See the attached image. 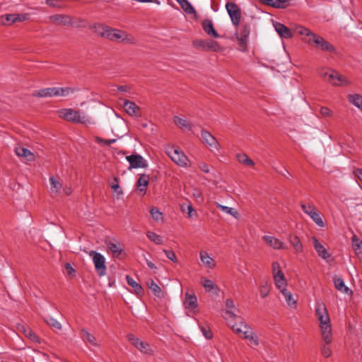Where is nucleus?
Here are the masks:
<instances>
[{
  "mask_svg": "<svg viewBox=\"0 0 362 362\" xmlns=\"http://www.w3.org/2000/svg\"><path fill=\"white\" fill-rule=\"evenodd\" d=\"M93 33L103 38L118 42L134 43V38L126 32L103 25L95 24L92 28Z\"/></svg>",
  "mask_w": 362,
  "mask_h": 362,
  "instance_id": "f257e3e1",
  "label": "nucleus"
},
{
  "mask_svg": "<svg viewBox=\"0 0 362 362\" xmlns=\"http://www.w3.org/2000/svg\"><path fill=\"white\" fill-rule=\"evenodd\" d=\"M297 32L299 35L304 36L303 40L308 45L322 52H336V49L334 45L320 35L312 32L308 28L300 26L297 28Z\"/></svg>",
  "mask_w": 362,
  "mask_h": 362,
  "instance_id": "f03ea898",
  "label": "nucleus"
},
{
  "mask_svg": "<svg viewBox=\"0 0 362 362\" xmlns=\"http://www.w3.org/2000/svg\"><path fill=\"white\" fill-rule=\"evenodd\" d=\"M59 116L66 121L74 123L86 124L89 122V119L83 114L71 108L62 109L59 111Z\"/></svg>",
  "mask_w": 362,
  "mask_h": 362,
  "instance_id": "7ed1b4c3",
  "label": "nucleus"
},
{
  "mask_svg": "<svg viewBox=\"0 0 362 362\" xmlns=\"http://www.w3.org/2000/svg\"><path fill=\"white\" fill-rule=\"evenodd\" d=\"M317 320L320 323V328L323 341L327 344H331L332 341V336L329 314L321 315L317 318Z\"/></svg>",
  "mask_w": 362,
  "mask_h": 362,
  "instance_id": "20e7f679",
  "label": "nucleus"
},
{
  "mask_svg": "<svg viewBox=\"0 0 362 362\" xmlns=\"http://www.w3.org/2000/svg\"><path fill=\"white\" fill-rule=\"evenodd\" d=\"M226 322L227 324L231 327L232 329L243 339H247L254 332L247 324L241 320V319L235 323H233L226 318Z\"/></svg>",
  "mask_w": 362,
  "mask_h": 362,
  "instance_id": "39448f33",
  "label": "nucleus"
},
{
  "mask_svg": "<svg viewBox=\"0 0 362 362\" xmlns=\"http://www.w3.org/2000/svg\"><path fill=\"white\" fill-rule=\"evenodd\" d=\"M192 45L195 48L204 51L218 52L221 50V46L218 42L212 40L197 39L192 42Z\"/></svg>",
  "mask_w": 362,
  "mask_h": 362,
  "instance_id": "423d86ee",
  "label": "nucleus"
},
{
  "mask_svg": "<svg viewBox=\"0 0 362 362\" xmlns=\"http://www.w3.org/2000/svg\"><path fill=\"white\" fill-rule=\"evenodd\" d=\"M89 255L93 257V262L98 276H105L106 274L107 267L105 265V259L104 256L94 250H91L89 252Z\"/></svg>",
  "mask_w": 362,
  "mask_h": 362,
  "instance_id": "0eeeda50",
  "label": "nucleus"
},
{
  "mask_svg": "<svg viewBox=\"0 0 362 362\" xmlns=\"http://www.w3.org/2000/svg\"><path fill=\"white\" fill-rule=\"evenodd\" d=\"M166 153L172 160L180 166L185 167L187 165L188 159L187 156L179 148L168 147Z\"/></svg>",
  "mask_w": 362,
  "mask_h": 362,
  "instance_id": "6e6552de",
  "label": "nucleus"
},
{
  "mask_svg": "<svg viewBox=\"0 0 362 362\" xmlns=\"http://www.w3.org/2000/svg\"><path fill=\"white\" fill-rule=\"evenodd\" d=\"M250 33V26L247 23H243L239 33L237 34L239 49L242 52L247 50V38Z\"/></svg>",
  "mask_w": 362,
  "mask_h": 362,
  "instance_id": "1a4fd4ad",
  "label": "nucleus"
},
{
  "mask_svg": "<svg viewBox=\"0 0 362 362\" xmlns=\"http://www.w3.org/2000/svg\"><path fill=\"white\" fill-rule=\"evenodd\" d=\"M300 207L303 212L308 215L310 218L320 227H324L325 223L322 221L320 213L318 211L315 209V207L313 205H305L303 203L300 204Z\"/></svg>",
  "mask_w": 362,
  "mask_h": 362,
  "instance_id": "9d476101",
  "label": "nucleus"
},
{
  "mask_svg": "<svg viewBox=\"0 0 362 362\" xmlns=\"http://www.w3.org/2000/svg\"><path fill=\"white\" fill-rule=\"evenodd\" d=\"M226 8L230 16L233 25L237 27L240 24L241 18V11L240 8L235 3L228 2L226 5Z\"/></svg>",
  "mask_w": 362,
  "mask_h": 362,
  "instance_id": "9b49d317",
  "label": "nucleus"
},
{
  "mask_svg": "<svg viewBox=\"0 0 362 362\" xmlns=\"http://www.w3.org/2000/svg\"><path fill=\"white\" fill-rule=\"evenodd\" d=\"M327 81L332 84L333 86H348L350 84V81L346 77L340 74L339 72L334 70H330V74H328Z\"/></svg>",
  "mask_w": 362,
  "mask_h": 362,
  "instance_id": "f8f14e48",
  "label": "nucleus"
},
{
  "mask_svg": "<svg viewBox=\"0 0 362 362\" xmlns=\"http://www.w3.org/2000/svg\"><path fill=\"white\" fill-rule=\"evenodd\" d=\"M202 141L206 144L211 151H218L220 144L217 139L208 131L202 129L201 132Z\"/></svg>",
  "mask_w": 362,
  "mask_h": 362,
  "instance_id": "ddd939ff",
  "label": "nucleus"
},
{
  "mask_svg": "<svg viewBox=\"0 0 362 362\" xmlns=\"http://www.w3.org/2000/svg\"><path fill=\"white\" fill-rule=\"evenodd\" d=\"M127 337L130 343L141 352L147 354H152V349L148 343L141 341L139 338L134 337L133 334H129Z\"/></svg>",
  "mask_w": 362,
  "mask_h": 362,
  "instance_id": "4468645a",
  "label": "nucleus"
},
{
  "mask_svg": "<svg viewBox=\"0 0 362 362\" xmlns=\"http://www.w3.org/2000/svg\"><path fill=\"white\" fill-rule=\"evenodd\" d=\"M226 306V314L228 317H225V319L228 318L230 322L235 323L240 320L241 317L236 315L235 310H237L233 300L230 298H227L225 301Z\"/></svg>",
  "mask_w": 362,
  "mask_h": 362,
  "instance_id": "2eb2a0df",
  "label": "nucleus"
},
{
  "mask_svg": "<svg viewBox=\"0 0 362 362\" xmlns=\"http://www.w3.org/2000/svg\"><path fill=\"white\" fill-rule=\"evenodd\" d=\"M126 159L129 163V169L131 168H146L147 163L144 160V158L139 154H133L130 156H127Z\"/></svg>",
  "mask_w": 362,
  "mask_h": 362,
  "instance_id": "dca6fc26",
  "label": "nucleus"
},
{
  "mask_svg": "<svg viewBox=\"0 0 362 362\" xmlns=\"http://www.w3.org/2000/svg\"><path fill=\"white\" fill-rule=\"evenodd\" d=\"M123 107L128 115L130 116L139 117L141 116V109L134 103L125 100L124 101Z\"/></svg>",
  "mask_w": 362,
  "mask_h": 362,
  "instance_id": "f3484780",
  "label": "nucleus"
},
{
  "mask_svg": "<svg viewBox=\"0 0 362 362\" xmlns=\"http://www.w3.org/2000/svg\"><path fill=\"white\" fill-rule=\"evenodd\" d=\"M202 26L204 32L209 36L214 38L220 37V35L215 30L214 24L211 20L204 19L202 23Z\"/></svg>",
  "mask_w": 362,
  "mask_h": 362,
  "instance_id": "a211bd4d",
  "label": "nucleus"
},
{
  "mask_svg": "<svg viewBox=\"0 0 362 362\" xmlns=\"http://www.w3.org/2000/svg\"><path fill=\"white\" fill-rule=\"evenodd\" d=\"M264 241L273 249L274 250H280V249H286L287 246L281 242L280 240L270 235H264L263 237Z\"/></svg>",
  "mask_w": 362,
  "mask_h": 362,
  "instance_id": "6ab92c4d",
  "label": "nucleus"
},
{
  "mask_svg": "<svg viewBox=\"0 0 362 362\" xmlns=\"http://www.w3.org/2000/svg\"><path fill=\"white\" fill-rule=\"evenodd\" d=\"M184 305L186 309L194 310L198 306L197 298L195 294L192 293L186 292L185 299L184 300Z\"/></svg>",
  "mask_w": 362,
  "mask_h": 362,
  "instance_id": "aec40b11",
  "label": "nucleus"
},
{
  "mask_svg": "<svg viewBox=\"0 0 362 362\" xmlns=\"http://www.w3.org/2000/svg\"><path fill=\"white\" fill-rule=\"evenodd\" d=\"M313 243L315 251L317 255L324 259L330 257L329 253L326 248L318 241L315 237L312 238Z\"/></svg>",
  "mask_w": 362,
  "mask_h": 362,
  "instance_id": "412c9836",
  "label": "nucleus"
},
{
  "mask_svg": "<svg viewBox=\"0 0 362 362\" xmlns=\"http://www.w3.org/2000/svg\"><path fill=\"white\" fill-rule=\"evenodd\" d=\"M49 20L52 23L59 25H66L71 24V17L65 15H53L49 17Z\"/></svg>",
  "mask_w": 362,
  "mask_h": 362,
  "instance_id": "4be33fe9",
  "label": "nucleus"
},
{
  "mask_svg": "<svg viewBox=\"0 0 362 362\" xmlns=\"http://www.w3.org/2000/svg\"><path fill=\"white\" fill-rule=\"evenodd\" d=\"M21 14L8 13L1 17V23L3 25H8L21 21Z\"/></svg>",
  "mask_w": 362,
  "mask_h": 362,
  "instance_id": "5701e85b",
  "label": "nucleus"
},
{
  "mask_svg": "<svg viewBox=\"0 0 362 362\" xmlns=\"http://www.w3.org/2000/svg\"><path fill=\"white\" fill-rule=\"evenodd\" d=\"M57 87L42 88L35 93L33 95L39 98L56 97Z\"/></svg>",
  "mask_w": 362,
  "mask_h": 362,
  "instance_id": "b1692460",
  "label": "nucleus"
},
{
  "mask_svg": "<svg viewBox=\"0 0 362 362\" xmlns=\"http://www.w3.org/2000/svg\"><path fill=\"white\" fill-rule=\"evenodd\" d=\"M274 28L281 37L288 39L292 37L293 35L291 30L281 23H276Z\"/></svg>",
  "mask_w": 362,
  "mask_h": 362,
  "instance_id": "393cba45",
  "label": "nucleus"
},
{
  "mask_svg": "<svg viewBox=\"0 0 362 362\" xmlns=\"http://www.w3.org/2000/svg\"><path fill=\"white\" fill-rule=\"evenodd\" d=\"M146 285L155 296L158 298H163L165 296L161 288L153 279L148 280Z\"/></svg>",
  "mask_w": 362,
  "mask_h": 362,
  "instance_id": "a878e982",
  "label": "nucleus"
},
{
  "mask_svg": "<svg viewBox=\"0 0 362 362\" xmlns=\"http://www.w3.org/2000/svg\"><path fill=\"white\" fill-rule=\"evenodd\" d=\"M201 283L206 292H214L218 294L219 288L211 280L202 277L201 279Z\"/></svg>",
  "mask_w": 362,
  "mask_h": 362,
  "instance_id": "bb28decb",
  "label": "nucleus"
},
{
  "mask_svg": "<svg viewBox=\"0 0 362 362\" xmlns=\"http://www.w3.org/2000/svg\"><path fill=\"white\" fill-rule=\"evenodd\" d=\"M263 4L274 7L284 8L288 6L289 0H259Z\"/></svg>",
  "mask_w": 362,
  "mask_h": 362,
  "instance_id": "cd10ccee",
  "label": "nucleus"
},
{
  "mask_svg": "<svg viewBox=\"0 0 362 362\" xmlns=\"http://www.w3.org/2000/svg\"><path fill=\"white\" fill-rule=\"evenodd\" d=\"M288 241L294 248L296 252L299 253L303 252V246L298 236L290 234Z\"/></svg>",
  "mask_w": 362,
  "mask_h": 362,
  "instance_id": "c85d7f7f",
  "label": "nucleus"
},
{
  "mask_svg": "<svg viewBox=\"0 0 362 362\" xmlns=\"http://www.w3.org/2000/svg\"><path fill=\"white\" fill-rule=\"evenodd\" d=\"M334 286L335 288L342 292V293H348L349 291L351 292V291L344 284V281L343 280L342 278L341 277H339V276H334Z\"/></svg>",
  "mask_w": 362,
  "mask_h": 362,
  "instance_id": "c756f323",
  "label": "nucleus"
},
{
  "mask_svg": "<svg viewBox=\"0 0 362 362\" xmlns=\"http://www.w3.org/2000/svg\"><path fill=\"white\" fill-rule=\"evenodd\" d=\"M175 124L180 129L184 130H191V124L185 119L181 118L178 116H175L173 118Z\"/></svg>",
  "mask_w": 362,
  "mask_h": 362,
  "instance_id": "7c9ffc66",
  "label": "nucleus"
},
{
  "mask_svg": "<svg viewBox=\"0 0 362 362\" xmlns=\"http://www.w3.org/2000/svg\"><path fill=\"white\" fill-rule=\"evenodd\" d=\"M24 336L26 337L30 340V343L33 344H40L41 342L40 337L30 329H24Z\"/></svg>",
  "mask_w": 362,
  "mask_h": 362,
  "instance_id": "2f4dec72",
  "label": "nucleus"
},
{
  "mask_svg": "<svg viewBox=\"0 0 362 362\" xmlns=\"http://www.w3.org/2000/svg\"><path fill=\"white\" fill-rule=\"evenodd\" d=\"M273 276L275 284L279 288H283L286 286V281L284 277V274L281 271H279L278 273H275Z\"/></svg>",
  "mask_w": 362,
  "mask_h": 362,
  "instance_id": "473e14b6",
  "label": "nucleus"
},
{
  "mask_svg": "<svg viewBox=\"0 0 362 362\" xmlns=\"http://www.w3.org/2000/svg\"><path fill=\"white\" fill-rule=\"evenodd\" d=\"M81 337L83 341H88L91 345L94 346H98L95 337L92 334L89 333L86 329H81Z\"/></svg>",
  "mask_w": 362,
  "mask_h": 362,
  "instance_id": "72a5a7b5",
  "label": "nucleus"
},
{
  "mask_svg": "<svg viewBox=\"0 0 362 362\" xmlns=\"http://www.w3.org/2000/svg\"><path fill=\"white\" fill-rule=\"evenodd\" d=\"M149 182V177L146 175H141L136 182L137 187L141 192H146V187Z\"/></svg>",
  "mask_w": 362,
  "mask_h": 362,
  "instance_id": "f704fd0d",
  "label": "nucleus"
},
{
  "mask_svg": "<svg viewBox=\"0 0 362 362\" xmlns=\"http://www.w3.org/2000/svg\"><path fill=\"white\" fill-rule=\"evenodd\" d=\"M181 8L188 14L195 13L196 11L187 0H175Z\"/></svg>",
  "mask_w": 362,
  "mask_h": 362,
  "instance_id": "c9c22d12",
  "label": "nucleus"
},
{
  "mask_svg": "<svg viewBox=\"0 0 362 362\" xmlns=\"http://www.w3.org/2000/svg\"><path fill=\"white\" fill-rule=\"evenodd\" d=\"M127 284L131 286L134 289L136 294L140 295L144 293L143 288L140 284H139L135 280H134L131 276H126Z\"/></svg>",
  "mask_w": 362,
  "mask_h": 362,
  "instance_id": "e433bc0d",
  "label": "nucleus"
},
{
  "mask_svg": "<svg viewBox=\"0 0 362 362\" xmlns=\"http://www.w3.org/2000/svg\"><path fill=\"white\" fill-rule=\"evenodd\" d=\"M348 99L351 104L359 108L361 110H362V95L359 94L349 95Z\"/></svg>",
  "mask_w": 362,
  "mask_h": 362,
  "instance_id": "4c0bfd02",
  "label": "nucleus"
},
{
  "mask_svg": "<svg viewBox=\"0 0 362 362\" xmlns=\"http://www.w3.org/2000/svg\"><path fill=\"white\" fill-rule=\"evenodd\" d=\"M351 241L354 250L357 255H360L362 251V240L356 235H354Z\"/></svg>",
  "mask_w": 362,
  "mask_h": 362,
  "instance_id": "58836bf2",
  "label": "nucleus"
},
{
  "mask_svg": "<svg viewBox=\"0 0 362 362\" xmlns=\"http://www.w3.org/2000/svg\"><path fill=\"white\" fill-rule=\"evenodd\" d=\"M45 322L52 328L56 330L62 329V325L56 319L51 316H47L44 318Z\"/></svg>",
  "mask_w": 362,
  "mask_h": 362,
  "instance_id": "ea45409f",
  "label": "nucleus"
},
{
  "mask_svg": "<svg viewBox=\"0 0 362 362\" xmlns=\"http://www.w3.org/2000/svg\"><path fill=\"white\" fill-rule=\"evenodd\" d=\"M281 292L284 296L285 300L289 306L293 307L296 305V301L293 299V295L291 293L290 291H288L285 288H283L281 289Z\"/></svg>",
  "mask_w": 362,
  "mask_h": 362,
  "instance_id": "a19ab883",
  "label": "nucleus"
},
{
  "mask_svg": "<svg viewBox=\"0 0 362 362\" xmlns=\"http://www.w3.org/2000/svg\"><path fill=\"white\" fill-rule=\"evenodd\" d=\"M107 246L115 257H118L122 252V249L117 243L108 242L107 243Z\"/></svg>",
  "mask_w": 362,
  "mask_h": 362,
  "instance_id": "79ce46f5",
  "label": "nucleus"
},
{
  "mask_svg": "<svg viewBox=\"0 0 362 362\" xmlns=\"http://www.w3.org/2000/svg\"><path fill=\"white\" fill-rule=\"evenodd\" d=\"M327 314L328 312L325 303L322 302H317L315 305V315L317 318L320 317L321 315H325Z\"/></svg>",
  "mask_w": 362,
  "mask_h": 362,
  "instance_id": "37998d69",
  "label": "nucleus"
},
{
  "mask_svg": "<svg viewBox=\"0 0 362 362\" xmlns=\"http://www.w3.org/2000/svg\"><path fill=\"white\" fill-rule=\"evenodd\" d=\"M75 92V89L71 87H64V88H60L57 87V96H69L71 94H73Z\"/></svg>",
  "mask_w": 362,
  "mask_h": 362,
  "instance_id": "c03bdc74",
  "label": "nucleus"
},
{
  "mask_svg": "<svg viewBox=\"0 0 362 362\" xmlns=\"http://www.w3.org/2000/svg\"><path fill=\"white\" fill-rule=\"evenodd\" d=\"M200 258L203 264L209 267V268H212L214 266V259L209 256L206 252H201Z\"/></svg>",
  "mask_w": 362,
  "mask_h": 362,
  "instance_id": "a18cd8bd",
  "label": "nucleus"
},
{
  "mask_svg": "<svg viewBox=\"0 0 362 362\" xmlns=\"http://www.w3.org/2000/svg\"><path fill=\"white\" fill-rule=\"evenodd\" d=\"M37 156V154L24 148V160H26V163L32 165L35 161Z\"/></svg>",
  "mask_w": 362,
  "mask_h": 362,
  "instance_id": "49530a36",
  "label": "nucleus"
},
{
  "mask_svg": "<svg viewBox=\"0 0 362 362\" xmlns=\"http://www.w3.org/2000/svg\"><path fill=\"white\" fill-rule=\"evenodd\" d=\"M147 238L156 245H162L163 244V238L160 235L156 234L152 231H147L146 233Z\"/></svg>",
  "mask_w": 362,
  "mask_h": 362,
  "instance_id": "de8ad7c7",
  "label": "nucleus"
},
{
  "mask_svg": "<svg viewBox=\"0 0 362 362\" xmlns=\"http://www.w3.org/2000/svg\"><path fill=\"white\" fill-rule=\"evenodd\" d=\"M237 159L239 163L246 165L253 166L255 165L253 160L250 158L245 153L238 154L237 156Z\"/></svg>",
  "mask_w": 362,
  "mask_h": 362,
  "instance_id": "09e8293b",
  "label": "nucleus"
},
{
  "mask_svg": "<svg viewBox=\"0 0 362 362\" xmlns=\"http://www.w3.org/2000/svg\"><path fill=\"white\" fill-rule=\"evenodd\" d=\"M49 182H50V185H51V187H50L51 192L52 193H58L62 187V184L59 181L56 180L54 177H49Z\"/></svg>",
  "mask_w": 362,
  "mask_h": 362,
  "instance_id": "8fccbe9b",
  "label": "nucleus"
},
{
  "mask_svg": "<svg viewBox=\"0 0 362 362\" xmlns=\"http://www.w3.org/2000/svg\"><path fill=\"white\" fill-rule=\"evenodd\" d=\"M216 206L220 209L223 212L230 214L231 216L237 218L238 216V211H236L233 208H230L226 206H223L221 204L217 203Z\"/></svg>",
  "mask_w": 362,
  "mask_h": 362,
  "instance_id": "3c124183",
  "label": "nucleus"
},
{
  "mask_svg": "<svg viewBox=\"0 0 362 362\" xmlns=\"http://www.w3.org/2000/svg\"><path fill=\"white\" fill-rule=\"evenodd\" d=\"M324 342L325 344L321 346V354L324 357L328 358L331 356L332 351L329 346V344H327L325 341Z\"/></svg>",
  "mask_w": 362,
  "mask_h": 362,
  "instance_id": "603ef678",
  "label": "nucleus"
},
{
  "mask_svg": "<svg viewBox=\"0 0 362 362\" xmlns=\"http://www.w3.org/2000/svg\"><path fill=\"white\" fill-rule=\"evenodd\" d=\"M150 213L153 219L155 221H159L162 218L163 214L156 207L151 208Z\"/></svg>",
  "mask_w": 362,
  "mask_h": 362,
  "instance_id": "864d4df0",
  "label": "nucleus"
},
{
  "mask_svg": "<svg viewBox=\"0 0 362 362\" xmlns=\"http://www.w3.org/2000/svg\"><path fill=\"white\" fill-rule=\"evenodd\" d=\"M260 296L262 298H264L268 296L269 293V286L267 282H265L264 284H262L260 286Z\"/></svg>",
  "mask_w": 362,
  "mask_h": 362,
  "instance_id": "5fc2aeb1",
  "label": "nucleus"
},
{
  "mask_svg": "<svg viewBox=\"0 0 362 362\" xmlns=\"http://www.w3.org/2000/svg\"><path fill=\"white\" fill-rule=\"evenodd\" d=\"M95 141L98 143V144H103L106 146H110V144H113V143H115L116 142V139H104L101 137H99V136H95Z\"/></svg>",
  "mask_w": 362,
  "mask_h": 362,
  "instance_id": "6e6d98bb",
  "label": "nucleus"
},
{
  "mask_svg": "<svg viewBox=\"0 0 362 362\" xmlns=\"http://www.w3.org/2000/svg\"><path fill=\"white\" fill-rule=\"evenodd\" d=\"M114 183L111 185V187L112 189L115 190L117 193L118 195H121L123 194L122 190L121 189L119 185V180L117 177L114 178Z\"/></svg>",
  "mask_w": 362,
  "mask_h": 362,
  "instance_id": "4d7b16f0",
  "label": "nucleus"
},
{
  "mask_svg": "<svg viewBox=\"0 0 362 362\" xmlns=\"http://www.w3.org/2000/svg\"><path fill=\"white\" fill-rule=\"evenodd\" d=\"M163 252L165 254L166 257L169 259L172 260L174 262H177V258H176L175 254V252L173 250H169L164 249L163 250Z\"/></svg>",
  "mask_w": 362,
  "mask_h": 362,
  "instance_id": "13d9d810",
  "label": "nucleus"
},
{
  "mask_svg": "<svg viewBox=\"0 0 362 362\" xmlns=\"http://www.w3.org/2000/svg\"><path fill=\"white\" fill-rule=\"evenodd\" d=\"M320 114L323 117H332V111L327 107H322L320 108Z\"/></svg>",
  "mask_w": 362,
  "mask_h": 362,
  "instance_id": "bf43d9fd",
  "label": "nucleus"
},
{
  "mask_svg": "<svg viewBox=\"0 0 362 362\" xmlns=\"http://www.w3.org/2000/svg\"><path fill=\"white\" fill-rule=\"evenodd\" d=\"M331 69H327L325 68H322L319 70V74L320 76L324 78L325 81H327V78H328V74H330Z\"/></svg>",
  "mask_w": 362,
  "mask_h": 362,
  "instance_id": "052dcab7",
  "label": "nucleus"
},
{
  "mask_svg": "<svg viewBox=\"0 0 362 362\" xmlns=\"http://www.w3.org/2000/svg\"><path fill=\"white\" fill-rule=\"evenodd\" d=\"M247 339L249 340L250 344H252L255 346H258L259 344V339H258L257 336L254 332L252 333V334H251L249 337V338Z\"/></svg>",
  "mask_w": 362,
  "mask_h": 362,
  "instance_id": "680f3d73",
  "label": "nucleus"
},
{
  "mask_svg": "<svg viewBox=\"0 0 362 362\" xmlns=\"http://www.w3.org/2000/svg\"><path fill=\"white\" fill-rule=\"evenodd\" d=\"M64 267L68 275L71 276L75 275V269L69 263H66Z\"/></svg>",
  "mask_w": 362,
  "mask_h": 362,
  "instance_id": "e2e57ef3",
  "label": "nucleus"
},
{
  "mask_svg": "<svg viewBox=\"0 0 362 362\" xmlns=\"http://www.w3.org/2000/svg\"><path fill=\"white\" fill-rule=\"evenodd\" d=\"M353 173L356 178H358L360 181L362 182V169L361 168L354 169L353 171Z\"/></svg>",
  "mask_w": 362,
  "mask_h": 362,
  "instance_id": "0e129e2a",
  "label": "nucleus"
},
{
  "mask_svg": "<svg viewBox=\"0 0 362 362\" xmlns=\"http://www.w3.org/2000/svg\"><path fill=\"white\" fill-rule=\"evenodd\" d=\"M279 271H281L279 263L277 262H274L272 263V274H273V275H274L275 273H278Z\"/></svg>",
  "mask_w": 362,
  "mask_h": 362,
  "instance_id": "69168bd1",
  "label": "nucleus"
},
{
  "mask_svg": "<svg viewBox=\"0 0 362 362\" xmlns=\"http://www.w3.org/2000/svg\"><path fill=\"white\" fill-rule=\"evenodd\" d=\"M202 332L206 339L212 338V333L209 329H207L205 327H202Z\"/></svg>",
  "mask_w": 362,
  "mask_h": 362,
  "instance_id": "338daca9",
  "label": "nucleus"
},
{
  "mask_svg": "<svg viewBox=\"0 0 362 362\" xmlns=\"http://www.w3.org/2000/svg\"><path fill=\"white\" fill-rule=\"evenodd\" d=\"M187 214L189 217H193L194 216L197 215L196 211L194 210L192 205H189L187 206Z\"/></svg>",
  "mask_w": 362,
  "mask_h": 362,
  "instance_id": "774afa93",
  "label": "nucleus"
}]
</instances>
